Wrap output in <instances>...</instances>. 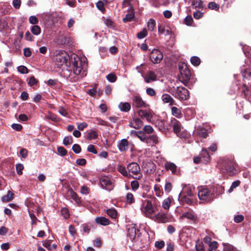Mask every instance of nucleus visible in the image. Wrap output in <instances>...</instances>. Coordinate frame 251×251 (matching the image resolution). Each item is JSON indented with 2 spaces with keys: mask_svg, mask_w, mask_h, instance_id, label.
Returning a JSON list of instances; mask_svg holds the SVG:
<instances>
[{
  "mask_svg": "<svg viewBox=\"0 0 251 251\" xmlns=\"http://www.w3.org/2000/svg\"><path fill=\"white\" fill-rule=\"evenodd\" d=\"M162 100L164 103H169L170 105L176 104L174 99L169 94H165L162 95L161 97Z\"/></svg>",
  "mask_w": 251,
  "mask_h": 251,
  "instance_id": "393cba45",
  "label": "nucleus"
},
{
  "mask_svg": "<svg viewBox=\"0 0 251 251\" xmlns=\"http://www.w3.org/2000/svg\"><path fill=\"white\" fill-rule=\"evenodd\" d=\"M131 145H132V144L129 143L126 139H123L118 142L117 147L121 152H125L127 150L128 147Z\"/></svg>",
  "mask_w": 251,
  "mask_h": 251,
  "instance_id": "4468645a",
  "label": "nucleus"
},
{
  "mask_svg": "<svg viewBox=\"0 0 251 251\" xmlns=\"http://www.w3.org/2000/svg\"><path fill=\"white\" fill-rule=\"evenodd\" d=\"M86 58L82 57L79 58L78 56L74 57V61L72 62V69L74 74L84 76L86 75V68L87 66L86 62Z\"/></svg>",
  "mask_w": 251,
  "mask_h": 251,
  "instance_id": "f257e3e1",
  "label": "nucleus"
},
{
  "mask_svg": "<svg viewBox=\"0 0 251 251\" xmlns=\"http://www.w3.org/2000/svg\"><path fill=\"white\" fill-rule=\"evenodd\" d=\"M72 150L75 153H79L81 151L80 146L79 145L76 144L73 146Z\"/></svg>",
  "mask_w": 251,
  "mask_h": 251,
  "instance_id": "e2e57ef3",
  "label": "nucleus"
},
{
  "mask_svg": "<svg viewBox=\"0 0 251 251\" xmlns=\"http://www.w3.org/2000/svg\"><path fill=\"white\" fill-rule=\"evenodd\" d=\"M100 183L102 189L107 191L112 190L114 187L113 180L108 176L101 177L100 179Z\"/></svg>",
  "mask_w": 251,
  "mask_h": 251,
  "instance_id": "6e6552de",
  "label": "nucleus"
},
{
  "mask_svg": "<svg viewBox=\"0 0 251 251\" xmlns=\"http://www.w3.org/2000/svg\"><path fill=\"white\" fill-rule=\"evenodd\" d=\"M59 154L61 155L64 156L67 154V151L62 147H58L57 149Z\"/></svg>",
  "mask_w": 251,
  "mask_h": 251,
  "instance_id": "774afa93",
  "label": "nucleus"
},
{
  "mask_svg": "<svg viewBox=\"0 0 251 251\" xmlns=\"http://www.w3.org/2000/svg\"><path fill=\"white\" fill-rule=\"evenodd\" d=\"M37 82V80L34 77V76H32L29 78V80L28 81V84L30 86H32L36 84Z\"/></svg>",
  "mask_w": 251,
  "mask_h": 251,
  "instance_id": "bf43d9fd",
  "label": "nucleus"
},
{
  "mask_svg": "<svg viewBox=\"0 0 251 251\" xmlns=\"http://www.w3.org/2000/svg\"><path fill=\"white\" fill-rule=\"evenodd\" d=\"M155 205L153 206L151 201L150 200H146L143 203L141 210L146 217L151 218L152 214L155 212Z\"/></svg>",
  "mask_w": 251,
  "mask_h": 251,
  "instance_id": "20e7f679",
  "label": "nucleus"
},
{
  "mask_svg": "<svg viewBox=\"0 0 251 251\" xmlns=\"http://www.w3.org/2000/svg\"><path fill=\"white\" fill-rule=\"evenodd\" d=\"M154 190L155 191V195L158 197H161L163 194V192L162 191V189H161V186L157 185H155L154 187Z\"/></svg>",
  "mask_w": 251,
  "mask_h": 251,
  "instance_id": "ea45409f",
  "label": "nucleus"
},
{
  "mask_svg": "<svg viewBox=\"0 0 251 251\" xmlns=\"http://www.w3.org/2000/svg\"><path fill=\"white\" fill-rule=\"evenodd\" d=\"M98 133L96 130H91L89 132L87 133L86 139L89 140L95 139L98 138Z\"/></svg>",
  "mask_w": 251,
  "mask_h": 251,
  "instance_id": "c756f323",
  "label": "nucleus"
},
{
  "mask_svg": "<svg viewBox=\"0 0 251 251\" xmlns=\"http://www.w3.org/2000/svg\"><path fill=\"white\" fill-rule=\"evenodd\" d=\"M131 134L134 136H137L140 139L141 141L146 143L148 136L146 135V133L143 131H136L134 130H132L131 131Z\"/></svg>",
  "mask_w": 251,
  "mask_h": 251,
  "instance_id": "5701e85b",
  "label": "nucleus"
},
{
  "mask_svg": "<svg viewBox=\"0 0 251 251\" xmlns=\"http://www.w3.org/2000/svg\"><path fill=\"white\" fill-rule=\"evenodd\" d=\"M172 114L177 118H180L181 117L182 113L180 109H179L175 106H173L171 108Z\"/></svg>",
  "mask_w": 251,
  "mask_h": 251,
  "instance_id": "473e14b6",
  "label": "nucleus"
},
{
  "mask_svg": "<svg viewBox=\"0 0 251 251\" xmlns=\"http://www.w3.org/2000/svg\"><path fill=\"white\" fill-rule=\"evenodd\" d=\"M156 25V22L153 19H150L147 23V27L148 30L151 31H152Z\"/></svg>",
  "mask_w": 251,
  "mask_h": 251,
  "instance_id": "f704fd0d",
  "label": "nucleus"
},
{
  "mask_svg": "<svg viewBox=\"0 0 251 251\" xmlns=\"http://www.w3.org/2000/svg\"><path fill=\"white\" fill-rule=\"evenodd\" d=\"M178 69L180 72L179 79L187 86L188 85V69L187 64L184 62H179Z\"/></svg>",
  "mask_w": 251,
  "mask_h": 251,
  "instance_id": "f03ea898",
  "label": "nucleus"
},
{
  "mask_svg": "<svg viewBox=\"0 0 251 251\" xmlns=\"http://www.w3.org/2000/svg\"><path fill=\"white\" fill-rule=\"evenodd\" d=\"M174 243L169 241L167 243V251H174Z\"/></svg>",
  "mask_w": 251,
  "mask_h": 251,
  "instance_id": "680f3d73",
  "label": "nucleus"
},
{
  "mask_svg": "<svg viewBox=\"0 0 251 251\" xmlns=\"http://www.w3.org/2000/svg\"><path fill=\"white\" fill-rule=\"evenodd\" d=\"M147 35V30L146 28H143L142 30L137 34V37L141 39L145 38Z\"/></svg>",
  "mask_w": 251,
  "mask_h": 251,
  "instance_id": "37998d69",
  "label": "nucleus"
},
{
  "mask_svg": "<svg viewBox=\"0 0 251 251\" xmlns=\"http://www.w3.org/2000/svg\"><path fill=\"white\" fill-rule=\"evenodd\" d=\"M238 167L237 164L234 162H230L226 166V170L231 175L235 174L238 171Z\"/></svg>",
  "mask_w": 251,
  "mask_h": 251,
  "instance_id": "412c9836",
  "label": "nucleus"
},
{
  "mask_svg": "<svg viewBox=\"0 0 251 251\" xmlns=\"http://www.w3.org/2000/svg\"><path fill=\"white\" fill-rule=\"evenodd\" d=\"M156 79V75L154 72L150 71L144 77V80L147 83L154 81Z\"/></svg>",
  "mask_w": 251,
  "mask_h": 251,
  "instance_id": "a878e982",
  "label": "nucleus"
},
{
  "mask_svg": "<svg viewBox=\"0 0 251 251\" xmlns=\"http://www.w3.org/2000/svg\"><path fill=\"white\" fill-rule=\"evenodd\" d=\"M170 125L173 127L174 132L177 136L182 138H187V133L181 127L180 122L175 118H172Z\"/></svg>",
  "mask_w": 251,
  "mask_h": 251,
  "instance_id": "7ed1b4c3",
  "label": "nucleus"
},
{
  "mask_svg": "<svg viewBox=\"0 0 251 251\" xmlns=\"http://www.w3.org/2000/svg\"><path fill=\"white\" fill-rule=\"evenodd\" d=\"M223 245L224 251H238L236 248L229 244L223 243Z\"/></svg>",
  "mask_w": 251,
  "mask_h": 251,
  "instance_id": "c9c22d12",
  "label": "nucleus"
},
{
  "mask_svg": "<svg viewBox=\"0 0 251 251\" xmlns=\"http://www.w3.org/2000/svg\"><path fill=\"white\" fill-rule=\"evenodd\" d=\"M165 167L167 170H170L173 174H174L176 170V165L172 162H167L165 164Z\"/></svg>",
  "mask_w": 251,
  "mask_h": 251,
  "instance_id": "7c9ffc66",
  "label": "nucleus"
},
{
  "mask_svg": "<svg viewBox=\"0 0 251 251\" xmlns=\"http://www.w3.org/2000/svg\"><path fill=\"white\" fill-rule=\"evenodd\" d=\"M31 32L35 35H38L41 33V28L37 25H33L30 28Z\"/></svg>",
  "mask_w": 251,
  "mask_h": 251,
  "instance_id": "e433bc0d",
  "label": "nucleus"
},
{
  "mask_svg": "<svg viewBox=\"0 0 251 251\" xmlns=\"http://www.w3.org/2000/svg\"><path fill=\"white\" fill-rule=\"evenodd\" d=\"M104 24L109 27L113 28L115 26L114 24L113 21L109 19L104 20Z\"/></svg>",
  "mask_w": 251,
  "mask_h": 251,
  "instance_id": "6e6d98bb",
  "label": "nucleus"
},
{
  "mask_svg": "<svg viewBox=\"0 0 251 251\" xmlns=\"http://www.w3.org/2000/svg\"><path fill=\"white\" fill-rule=\"evenodd\" d=\"M107 215L112 219H115L117 216L116 210L113 208L109 209L106 212Z\"/></svg>",
  "mask_w": 251,
  "mask_h": 251,
  "instance_id": "a19ab883",
  "label": "nucleus"
},
{
  "mask_svg": "<svg viewBox=\"0 0 251 251\" xmlns=\"http://www.w3.org/2000/svg\"><path fill=\"white\" fill-rule=\"evenodd\" d=\"M240 182L239 180H237L233 182L232 184L228 190V193H231L232 192L233 190L238 187L240 185Z\"/></svg>",
  "mask_w": 251,
  "mask_h": 251,
  "instance_id": "8fccbe9b",
  "label": "nucleus"
},
{
  "mask_svg": "<svg viewBox=\"0 0 251 251\" xmlns=\"http://www.w3.org/2000/svg\"><path fill=\"white\" fill-rule=\"evenodd\" d=\"M187 229V228H184L179 234V238L182 245L186 246L188 240V236L186 231Z\"/></svg>",
  "mask_w": 251,
  "mask_h": 251,
  "instance_id": "a211bd4d",
  "label": "nucleus"
},
{
  "mask_svg": "<svg viewBox=\"0 0 251 251\" xmlns=\"http://www.w3.org/2000/svg\"><path fill=\"white\" fill-rule=\"evenodd\" d=\"M17 69L18 71L22 74H25L28 73L27 68L24 66H20L18 67Z\"/></svg>",
  "mask_w": 251,
  "mask_h": 251,
  "instance_id": "13d9d810",
  "label": "nucleus"
},
{
  "mask_svg": "<svg viewBox=\"0 0 251 251\" xmlns=\"http://www.w3.org/2000/svg\"><path fill=\"white\" fill-rule=\"evenodd\" d=\"M218 243L216 241H212L208 245V251H217Z\"/></svg>",
  "mask_w": 251,
  "mask_h": 251,
  "instance_id": "79ce46f5",
  "label": "nucleus"
},
{
  "mask_svg": "<svg viewBox=\"0 0 251 251\" xmlns=\"http://www.w3.org/2000/svg\"><path fill=\"white\" fill-rule=\"evenodd\" d=\"M14 196V194L12 193L11 191H8L7 194L3 196L1 198V200L3 202H7L11 201Z\"/></svg>",
  "mask_w": 251,
  "mask_h": 251,
  "instance_id": "72a5a7b5",
  "label": "nucleus"
},
{
  "mask_svg": "<svg viewBox=\"0 0 251 251\" xmlns=\"http://www.w3.org/2000/svg\"><path fill=\"white\" fill-rule=\"evenodd\" d=\"M16 169L17 173L19 175H21L23 174V170L24 169V166L21 163L16 164Z\"/></svg>",
  "mask_w": 251,
  "mask_h": 251,
  "instance_id": "864d4df0",
  "label": "nucleus"
},
{
  "mask_svg": "<svg viewBox=\"0 0 251 251\" xmlns=\"http://www.w3.org/2000/svg\"><path fill=\"white\" fill-rule=\"evenodd\" d=\"M132 106L136 108L147 107L149 105L143 100L142 97L139 94H135L133 96Z\"/></svg>",
  "mask_w": 251,
  "mask_h": 251,
  "instance_id": "1a4fd4ad",
  "label": "nucleus"
},
{
  "mask_svg": "<svg viewBox=\"0 0 251 251\" xmlns=\"http://www.w3.org/2000/svg\"><path fill=\"white\" fill-rule=\"evenodd\" d=\"M126 201L130 203H133L134 202V199L133 195L131 193H128L126 195Z\"/></svg>",
  "mask_w": 251,
  "mask_h": 251,
  "instance_id": "5fc2aeb1",
  "label": "nucleus"
},
{
  "mask_svg": "<svg viewBox=\"0 0 251 251\" xmlns=\"http://www.w3.org/2000/svg\"><path fill=\"white\" fill-rule=\"evenodd\" d=\"M139 231L136 227L131 226L127 229V235L131 240L135 239Z\"/></svg>",
  "mask_w": 251,
  "mask_h": 251,
  "instance_id": "6ab92c4d",
  "label": "nucleus"
},
{
  "mask_svg": "<svg viewBox=\"0 0 251 251\" xmlns=\"http://www.w3.org/2000/svg\"><path fill=\"white\" fill-rule=\"evenodd\" d=\"M198 195L200 200L207 202L211 201L214 198L213 194L211 193L207 189H201L199 191Z\"/></svg>",
  "mask_w": 251,
  "mask_h": 251,
  "instance_id": "9b49d317",
  "label": "nucleus"
},
{
  "mask_svg": "<svg viewBox=\"0 0 251 251\" xmlns=\"http://www.w3.org/2000/svg\"><path fill=\"white\" fill-rule=\"evenodd\" d=\"M143 125V123L141 119L138 118H134L131 121L129 126L135 129L140 128Z\"/></svg>",
  "mask_w": 251,
  "mask_h": 251,
  "instance_id": "aec40b11",
  "label": "nucleus"
},
{
  "mask_svg": "<svg viewBox=\"0 0 251 251\" xmlns=\"http://www.w3.org/2000/svg\"><path fill=\"white\" fill-rule=\"evenodd\" d=\"M195 133L200 137L206 138L208 136L207 130L202 126L195 130Z\"/></svg>",
  "mask_w": 251,
  "mask_h": 251,
  "instance_id": "b1692460",
  "label": "nucleus"
},
{
  "mask_svg": "<svg viewBox=\"0 0 251 251\" xmlns=\"http://www.w3.org/2000/svg\"><path fill=\"white\" fill-rule=\"evenodd\" d=\"M69 59L68 54L64 50H59L55 57V62L58 67L67 65V61Z\"/></svg>",
  "mask_w": 251,
  "mask_h": 251,
  "instance_id": "39448f33",
  "label": "nucleus"
},
{
  "mask_svg": "<svg viewBox=\"0 0 251 251\" xmlns=\"http://www.w3.org/2000/svg\"><path fill=\"white\" fill-rule=\"evenodd\" d=\"M208 7L211 10H215L217 11L219 9V5L215 2H210L208 4Z\"/></svg>",
  "mask_w": 251,
  "mask_h": 251,
  "instance_id": "a18cd8bd",
  "label": "nucleus"
},
{
  "mask_svg": "<svg viewBox=\"0 0 251 251\" xmlns=\"http://www.w3.org/2000/svg\"><path fill=\"white\" fill-rule=\"evenodd\" d=\"M189 224H196L198 222V218L196 214L193 211L189 210Z\"/></svg>",
  "mask_w": 251,
  "mask_h": 251,
  "instance_id": "2f4dec72",
  "label": "nucleus"
},
{
  "mask_svg": "<svg viewBox=\"0 0 251 251\" xmlns=\"http://www.w3.org/2000/svg\"><path fill=\"white\" fill-rule=\"evenodd\" d=\"M146 93L150 96H154L156 95L155 91L152 88H148L146 89Z\"/></svg>",
  "mask_w": 251,
  "mask_h": 251,
  "instance_id": "4d7b16f0",
  "label": "nucleus"
},
{
  "mask_svg": "<svg viewBox=\"0 0 251 251\" xmlns=\"http://www.w3.org/2000/svg\"><path fill=\"white\" fill-rule=\"evenodd\" d=\"M73 142V139L72 136H66L63 139V144L65 146L72 144Z\"/></svg>",
  "mask_w": 251,
  "mask_h": 251,
  "instance_id": "49530a36",
  "label": "nucleus"
},
{
  "mask_svg": "<svg viewBox=\"0 0 251 251\" xmlns=\"http://www.w3.org/2000/svg\"><path fill=\"white\" fill-rule=\"evenodd\" d=\"M107 79L111 82H114L116 81L117 79V77L114 74H109L106 76Z\"/></svg>",
  "mask_w": 251,
  "mask_h": 251,
  "instance_id": "603ef678",
  "label": "nucleus"
},
{
  "mask_svg": "<svg viewBox=\"0 0 251 251\" xmlns=\"http://www.w3.org/2000/svg\"><path fill=\"white\" fill-rule=\"evenodd\" d=\"M7 23L4 20H0V30H2L7 28Z\"/></svg>",
  "mask_w": 251,
  "mask_h": 251,
  "instance_id": "0e129e2a",
  "label": "nucleus"
},
{
  "mask_svg": "<svg viewBox=\"0 0 251 251\" xmlns=\"http://www.w3.org/2000/svg\"><path fill=\"white\" fill-rule=\"evenodd\" d=\"M12 4L14 7L18 9L20 8L21 4V0H13Z\"/></svg>",
  "mask_w": 251,
  "mask_h": 251,
  "instance_id": "052dcab7",
  "label": "nucleus"
},
{
  "mask_svg": "<svg viewBox=\"0 0 251 251\" xmlns=\"http://www.w3.org/2000/svg\"><path fill=\"white\" fill-rule=\"evenodd\" d=\"M153 128L150 125L145 126L143 128V131L146 134H151L153 132Z\"/></svg>",
  "mask_w": 251,
  "mask_h": 251,
  "instance_id": "de8ad7c7",
  "label": "nucleus"
},
{
  "mask_svg": "<svg viewBox=\"0 0 251 251\" xmlns=\"http://www.w3.org/2000/svg\"><path fill=\"white\" fill-rule=\"evenodd\" d=\"M138 114L141 118H145L148 122H151L153 117V112L151 109L142 110L138 111Z\"/></svg>",
  "mask_w": 251,
  "mask_h": 251,
  "instance_id": "ddd939ff",
  "label": "nucleus"
},
{
  "mask_svg": "<svg viewBox=\"0 0 251 251\" xmlns=\"http://www.w3.org/2000/svg\"><path fill=\"white\" fill-rule=\"evenodd\" d=\"M170 218L167 214L160 212L153 216L151 219L157 223H166L170 221Z\"/></svg>",
  "mask_w": 251,
  "mask_h": 251,
  "instance_id": "9d476101",
  "label": "nucleus"
},
{
  "mask_svg": "<svg viewBox=\"0 0 251 251\" xmlns=\"http://www.w3.org/2000/svg\"><path fill=\"white\" fill-rule=\"evenodd\" d=\"M127 169L129 172L128 175H132L135 179H140L142 177V175L140 173V166L137 163L132 162L129 164Z\"/></svg>",
  "mask_w": 251,
  "mask_h": 251,
  "instance_id": "423d86ee",
  "label": "nucleus"
},
{
  "mask_svg": "<svg viewBox=\"0 0 251 251\" xmlns=\"http://www.w3.org/2000/svg\"><path fill=\"white\" fill-rule=\"evenodd\" d=\"M178 200L182 204L184 203L187 204L188 203V193L186 186L183 188L182 191L180 193L178 196Z\"/></svg>",
  "mask_w": 251,
  "mask_h": 251,
  "instance_id": "2eb2a0df",
  "label": "nucleus"
},
{
  "mask_svg": "<svg viewBox=\"0 0 251 251\" xmlns=\"http://www.w3.org/2000/svg\"><path fill=\"white\" fill-rule=\"evenodd\" d=\"M174 202V199L172 197H169L165 199L162 202L161 206L162 207L166 210H168L170 209V205Z\"/></svg>",
  "mask_w": 251,
  "mask_h": 251,
  "instance_id": "4be33fe9",
  "label": "nucleus"
},
{
  "mask_svg": "<svg viewBox=\"0 0 251 251\" xmlns=\"http://www.w3.org/2000/svg\"><path fill=\"white\" fill-rule=\"evenodd\" d=\"M43 246L49 250H52L50 240H46L44 241L43 243Z\"/></svg>",
  "mask_w": 251,
  "mask_h": 251,
  "instance_id": "69168bd1",
  "label": "nucleus"
},
{
  "mask_svg": "<svg viewBox=\"0 0 251 251\" xmlns=\"http://www.w3.org/2000/svg\"><path fill=\"white\" fill-rule=\"evenodd\" d=\"M97 224L102 226H107L109 224V220L104 217H98L95 219Z\"/></svg>",
  "mask_w": 251,
  "mask_h": 251,
  "instance_id": "cd10ccee",
  "label": "nucleus"
},
{
  "mask_svg": "<svg viewBox=\"0 0 251 251\" xmlns=\"http://www.w3.org/2000/svg\"><path fill=\"white\" fill-rule=\"evenodd\" d=\"M192 6L197 8H201L202 7V2L201 0H194L192 1Z\"/></svg>",
  "mask_w": 251,
  "mask_h": 251,
  "instance_id": "09e8293b",
  "label": "nucleus"
},
{
  "mask_svg": "<svg viewBox=\"0 0 251 251\" xmlns=\"http://www.w3.org/2000/svg\"><path fill=\"white\" fill-rule=\"evenodd\" d=\"M200 156L201 157V162L204 164H207L209 162L210 157L206 149L204 148L201 150Z\"/></svg>",
  "mask_w": 251,
  "mask_h": 251,
  "instance_id": "f3484780",
  "label": "nucleus"
},
{
  "mask_svg": "<svg viewBox=\"0 0 251 251\" xmlns=\"http://www.w3.org/2000/svg\"><path fill=\"white\" fill-rule=\"evenodd\" d=\"M163 55L162 53L156 49L153 50L151 52L150 59L151 61L155 64L159 63L162 60Z\"/></svg>",
  "mask_w": 251,
  "mask_h": 251,
  "instance_id": "f8f14e48",
  "label": "nucleus"
},
{
  "mask_svg": "<svg viewBox=\"0 0 251 251\" xmlns=\"http://www.w3.org/2000/svg\"><path fill=\"white\" fill-rule=\"evenodd\" d=\"M130 0H124L123 2V7L128 6V10L129 11V13L127 14L123 19V21L124 22L131 21L134 17V8L130 3Z\"/></svg>",
  "mask_w": 251,
  "mask_h": 251,
  "instance_id": "0eeeda50",
  "label": "nucleus"
},
{
  "mask_svg": "<svg viewBox=\"0 0 251 251\" xmlns=\"http://www.w3.org/2000/svg\"><path fill=\"white\" fill-rule=\"evenodd\" d=\"M117 170L119 173L125 176H128V173L126 170L125 167L121 165H119L117 167Z\"/></svg>",
  "mask_w": 251,
  "mask_h": 251,
  "instance_id": "4c0bfd02",
  "label": "nucleus"
},
{
  "mask_svg": "<svg viewBox=\"0 0 251 251\" xmlns=\"http://www.w3.org/2000/svg\"><path fill=\"white\" fill-rule=\"evenodd\" d=\"M159 140L156 135H151L148 136L146 143L154 146L159 143Z\"/></svg>",
  "mask_w": 251,
  "mask_h": 251,
  "instance_id": "bb28decb",
  "label": "nucleus"
},
{
  "mask_svg": "<svg viewBox=\"0 0 251 251\" xmlns=\"http://www.w3.org/2000/svg\"><path fill=\"white\" fill-rule=\"evenodd\" d=\"M177 94L179 99L181 100H186L188 98V91L183 87H177Z\"/></svg>",
  "mask_w": 251,
  "mask_h": 251,
  "instance_id": "dca6fc26",
  "label": "nucleus"
},
{
  "mask_svg": "<svg viewBox=\"0 0 251 251\" xmlns=\"http://www.w3.org/2000/svg\"><path fill=\"white\" fill-rule=\"evenodd\" d=\"M190 61L192 64L195 66L199 65L201 63L200 59L196 56L192 57L190 59Z\"/></svg>",
  "mask_w": 251,
  "mask_h": 251,
  "instance_id": "c03bdc74",
  "label": "nucleus"
},
{
  "mask_svg": "<svg viewBox=\"0 0 251 251\" xmlns=\"http://www.w3.org/2000/svg\"><path fill=\"white\" fill-rule=\"evenodd\" d=\"M197 251H205L203 244L202 242H197L195 245Z\"/></svg>",
  "mask_w": 251,
  "mask_h": 251,
  "instance_id": "3c124183",
  "label": "nucleus"
},
{
  "mask_svg": "<svg viewBox=\"0 0 251 251\" xmlns=\"http://www.w3.org/2000/svg\"><path fill=\"white\" fill-rule=\"evenodd\" d=\"M119 108L122 111L126 112L130 110L131 105L129 103L127 102H121L119 104Z\"/></svg>",
  "mask_w": 251,
  "mask_h": 251,
  "instance_id": "c85d7f7f",
  "label": "nucleus"
},
{
  "mask_svg": "<svg viewBox=\"0 0 251 251\" xmlns=\"http://www.w3.org/2000/svg\"><path fill=\"white\" fill-rule=\"evenodd\" d=\"M241 72L244 78L249 79L251 77V71L250 69L246 68L244 70H242Z\"/></svg>",
  "mask_w": 251,
  "mask_h": 251,
  "instance_id": "58836bf2",
  "label": "nucleus"
},
{
  "mask_svg": "<svg viewBox=\"0 0 251 251\" xmlns=\"http://www.w3.org/2000/svg\"><path fill=\"white\" fill-rule=\"evenodd\" d=\"M131 186L133 190H136L139 186L138 182L136 180L132 181L131 182Z\"/></svg>",
  "mask_w": 251,
  "mask_h": 251,
  "instance_id": "338daca9",
  "label": "nucleus"
}]
</instances>
